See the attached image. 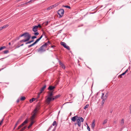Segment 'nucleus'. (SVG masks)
Segmentation results:
<instances>
[{
    "label": "nucleus",
    "instance_id": "64",
    "mask_svg": "<svg viewBox=\"0 0 131 131\" xmlns=\"http://www.w3.org/2000/svg\"><path fill=\"white\" fill-rule=\"evenodd\" d=\"M24 45V44H22L20 45V46H22Z\"/></svg>",
    "mask_w": 131,
    "mask_h": 131
},
{
    "label": "nucleus",
    "instance_id": "5",
    "mask_svg": "<svg viewBox=\"0 0 131 131\" xmlns=\"http://www.w3.org/2000/svg\"><path fill=\"white\" fill-rule=\"evenodd\" d=\"M104 93H102V96L101 97V99L102 100V102L101 103V105L102 106H103V105L104 104V103L105 101V100H106L107 99H105V98H104Z\"/></svg>",
    "mask_w": 131,
    "mask_h": 131
},
{
    "label": "nucleus",
    "instance_id": "24",
    "mask_svg": "<svg viewBox=\"0 0 131 131\" xmlns=\"http://www.w3.org/2000/svg\"><path fill=\"white\" fill-rule=\"evenodd\" d=\"M34 41V40H31L27 42H26L25 43V44L26 45L30 43H31L32 42H33Z\"/></svg>",
    "mask_w": 131,
    "mask_h": 131
},
{
    "label": "nucleus",
    "instance_id": "47",
    "mask_svg": "<svg viewBox=\"0 0 131 131\" xmlns=\"http://www.w3.org/2000/svg\"><path fill=\"white\" fill-rule=\"evenodd\" d=\"M52 127V126H50V127L48 129V130L47 131H48V130H50L51 128Z\"/></svg>",
    "mask_w": 131,
    "mask_h": 131
},
{
    "label": "nucleus",
    "instance_id": "49",
    "mask_svg": "<svg viewBox=\"0 0 131 131\" xmlns=\"http://www.w3.org/2000/svg\"><path fill=\"white\" fill-rule=\"evenodd\" d=\"M55 99H54V97L53 96V97H52V101H53Z\"/></svg>",
    "mask_w": 131,
    "mask_h": 131
},
{
    "label": "nucleus",
    "instance_id": "34",
    "mask_svg": "<svg viewBox=\"0 0 131 131\" xmlns=\"http://www.w3.org/2000/svg\"><path fill=\"white\" fill-rule=\"evenodd\" d=\"M125 74L123 72V73L122 74H121V75H119L118 77L120 78H122V75H125Z\"/></svg>",
    "mask_w": 131,
    "mask_h": 131
},
{
    "label": "nucleus",
    "instance_id": "27",
    "mask_svg": "<svg viewBox=\"0 0 131 131\" xmlns=\"http://www.w3.org/2000/svg\"><path fill=\"white\" fill-rule=\"evenodd\" d=\"M89 106V104H87L85 106L84 108H83L85 110L86 108H88Z\"/></svg>",
    "mask_w": 131,
    "mask_h": 131
},
{
    "label": "nucleus",
    "instance_id": "50",
    "mask_svg": "<svg viewBox=\"0 0 131 131\" xmlns=\"http://www.w3.org/2000/svg\"><path fill=\"white\" fill-rule=\"evenodd\" d=\"M20 47V45H17V46H16V47L15 48H18L19 47Z\"/></svg>",
    "mask_w": 131,
    "mask_h": 131
},
{
    "label": "nucleus",
    "instance_id": "19",
    "mask_svg": "<svg viewBox=\"0 0 131 131\" xmlns=\"http://www.w3.org/2000/svg\"><path fill=\"white\" fill-rule=\"evenodd\" d=\"M61 45H62L64 47L66 45V43L64 42H61Z\"/></svg>",
    "mask_w": 131,
    "mask_h": 131
},
{
    "label": "nucleus",
    "instance_id": "11",
    "mask_svg": "<svg viewBox=\"0 0 131 131\" xmlns=\"http://www.w3.org/2000/svg\"><path fill=\"white\" fill-rule=\"evenodd\" d=\"M30 38L28 37L26 39H23L21 40L20 41V42H24L28 41L30 39Z\"/></svg>",
    "mask_w": 131,
    "mask_h": 131
},
{
    "label": "nucleus",
    "instance_id": "33",
    "mask_svg": "<svg viewBox=\"0 0 131 131\" xmlns=\"http://www.w3.org/2000/svg\"><path fill=\"white\" fill-rule=\"evenodd\" d=\"M63 7H65L68 8L69 9L71 8L70 7V6H67V5L64 6V5H63Z\"/></svg>",
    "mask_w": 131,
    "mask_h": 131
},
{
    "label": "nucleus",
    "instance_id": "9",
    "mask_svg": "<svg viewBox=\"0 0 131 131\" xmlns=\"http://www.w3.org/2000/svg\"><path fill=\"white\" fill-rule=\"evenodd\" d=\"M78 117L77 115L71 118L72 121L73 122H75L76 120L77 121V119H78L77 118Z\"/></svg>",
    "mask_w": 131,
    "mask_h": 131
},
{
    "label": "nucleus",
    "instance_id": "13",
    "mask_svg": "<svg viewBox=\"0 0 131 131\" xmlns=\"http://www.w3.org/2000/svg\"><path fill=\"white\" fill-rule=\"evenodd\" d=\"M59 65L61 66V67L62 68L64 69L65 68V67L64 65L60 61H59Z\"/></svg>",
    "mask_w": 131,
    "mask_h": 131
},
{
    "label": "nucleus",
    "instance_id": "23",
    "mask_svg": "<svg viewBox=\"0 0 131 131\" xmlns=\"http://www.w3.org/2000/svg\"><path fill=\"white\" fill-rule=\"evenodd\" d=\"M36 98H32V99H30V101H29L30 102V103H32V102L33 101H35V99H36Z\"/></svg>",
    "mask_w": 131,
    "mask_h": 131
},
{
    "label": "nucleus",
    "instance_id": "22",
    "mask_svg": "<svg viewBox=\"0 0 131 131\" xmlns=\"http://www.w3.org/2000/svg\"><path fill=\"white\" fill-rule=\"evenodd\" d=\"M22 117L20 118L18 120L17 122L16 123H17L18 124L22 120Z\"/></svg>",
    "mask_w": 131,
    "mask_h": 131
},
{
    "label": "nucleus",
    "instance_id": "51",
    "mask_svg": "<svg viewBox=\"0 0 131 131\" xmlns=\"http://www.w3.org/2000/svg\"><path fill=\"white\" fill-rule=\"evenodd\" d=\"M18 124L17 123H16L14 126V127H15V128H16V127L17 126Z\"/></svg>",
    "mask_w": 131,
    "mask_h": 131
},
{
    "label": "nucleus",
    "instance_id": "35",
    "mask_svg": "<svg viewBox=\"0 0 131 131\" xmlns=\"http://www.w3.org/2000/svg\"><path fill=\"white\" fill-rule=\"evenodd\" d=\"M26 98L25 97H22L20 99V100L21 101H23Z\"/></svg>",
    "mask_w": 131,
    "mask_h": 131
},
{
    "label": "nucleus",
    "instance_id": "62",
    "mask_svg": "<svg viewBox=\"0 0 131 131\" xmlns=\"http://www.w3.org/2000/svg\"><path fill=\"white\" fill-rule=\"evenodd\" d=\"M19 102V100L18 99L17 101V102L18 103Z\"/></svg>",
    "mask_w": 131,
    "mask_h": 131
},
{
    "label": "nucleus",
    "instance_id": "32",
    "mask_svg": "<svg viewBox=\"0 0 131 131\" xmlns=\"http://www.w3.org/2000/svg\"><path fill=\"white\" fill-rule=\"evenodd\" d=\"M124 120L123 118L122 119L121 121V124L122 125H123L124 124Z\"/></svg>",
    "mask_w": 131,
    "mask_h": 131
},
{
    "label": "nucleus",
    "instance_id": "14",
    "mask_svg": "<svg viewBox=\"0 0 131 131\" xmlns=\"http://www.w3.org/2000/svg\"><path fill=\"white\" fill-rule=\"evenodd\" d=\"M52 97H48L47 99V101L48 102H50L52 101Z\"/></svg>",
    "mask_w": 131,
    "mask_h": 131
},
{
    "label": "nucleus",
    "instance_id": "63",
    "mask_svg": "<svg viewBox=\"0 0 131 131\" xmlns=\"http://www.w3.org/2000/svg\"><path fill=\"white\" fill-rule=\"evenodd\" d=\"M8 45H10H10H11V43H10V42H9V43H8Z\"/></svg>",
    "mask_w": 131,
    "mask_h": 131
},
{
    "label": "nucleus",
    "instance_id": "44",
    "mask_svg": "<svg viewBox=\"0 0 131 131\" xmlns=\"http://www.w3.org/2000/svg\"><path fill=\"white\" fill-rule=\"evenodd\" d=\"M38 41H37V40H36L33 43H34V44L35 45V44H36V43H37L38 42Z\"/></svg>",
    "mask_w": 131,
    "mask_h": 131
},
{
    "label": "nucleus",
    "instance_id": "31",
    "mask_svg": "<svg viewBox=\"0 0 131 131\" xmlns=\"http://www.w3.org/2000/svg\"><path fill=\"white\" fill-rule=\"evenodd\" d=\"M6 48V47L5 46H3V47H1L0 48V51L1 50L4 49Z\"/></svg>",
    "mask_w": 131,
    "mask_h": 131
},
{
    "label": "nucleus",
    "instance_id": "43",
    "mask_svg": "<svg viewBox=\"0 0 131 131\" xmlns=\"http://www.w3.org/2000/svg\"><path fill=\"white\" fill-rule=\"evenodd\" d=\"M87 129L89 131H90V128L89 127L88 125L87 128Z\"/></svg>",
    "mask_w": 131,
    "mask_h": 131
},
{
    "label": "nucleus",
    "instance_id": "41",
    "mask_svg": "<svg viewBox=\"0 0 131 131\" xmlns=\"http://www.w3.org/2000/svg\"><path fill=\"white\" fill-rule=\"evenodd\" d=\"M56 121H54L52 124L53 126H54L56 124Z\"/></svg>",
    "mask_w": 131,
    "mask_h": 131
},
{
    "label": "nucleus",
    "instance_id": "17",
    "mask_svg": "<svg viewBox=\"0 0 131 131\" xmlns=\"http://www.w3.org/2000/svg\"><path fill=\"white\" fill-rule=\"evenodd\" d=\"M34 1H35L34 0H30V1L28 2H27L25 3L24 4H28V3H32V2H34Z\"/></svg>",
    "mask_w": 131,
    "mask_h": 131
},
{
    "label": "nucleus",
    "instance_id": "58",
    "mask_svg": "<svg viewBox=\"0 0 131 131\" xmlns=\"http://www.w3.org/2000/svg\"><path fill=\"white\" fill-rule=\"evenodd\" d=\"M95 122V121L94 120H93L92 122V123L94 124Z\"/></svg>",
    "mask_w": 131,
    "mask_h": 131
},
{
    "label": "nucleus",
    "instance_id": "28",
    "mask_svg": "<svg viewBox=\"0 0 131 131\" xmlns=\"http://www.w3.org/2000/svg\"><path fill=\"white\" fill-rule=\"evenodd\" d=\"M9 52V51L8 50H6L5 51H3V52L4 54H6L8 53Z\"/></svg>",
    "mask_w": 131,
    "mask_h": 131
},
{
    "label": "nucleus",
    "instance_id": "7",
    "mask_svg": "<svg viewBox=\"0 0 131 131\" xmlns=\"http://www.w3.org/2000/svg\"><path fill=\"white\" fill-rule=\"evenodd\" d=\"M40 105L38 103L36 106L34 110V112H37V111L38 110L40 107Z\"/></svg>",
    "mask_w": 131,
    "mask_h": 131
},
{
    "label": "nucleus",
    "instance_id": "8",
    "mask_svg": "<svg viewBox=\"0 0 131 131\" xmlns=\"http://www.w3.org/2000/svg\"><path fill=\"white\" fill-rule=\"evenodd\" d=\"M32 30L34 32H36L38 30V28L37 27V26H33Z\"/></svg>",
    "mask_w": 131,
    "mask_h": 131
},
{
    "label": "nucleus",
    "instance_id": "61",
    "mask_svg": "<svg viewBox=\"0 0 131 131\" xmlns=\"http://www.w3.org/2000/svg\"><path fill=\"white\" fill-rule=\"evenodd\" d=\"M21 127L24 126V125L22 124L20 125Z\"/></svg>",
    "mask_w": 131,
    "mask_h": 131
},
{
    "label": "nucleus",
    "instance_id": "15",
    "mask_svg": "<svg viewBox=\"0 0 131 131\" xmlns=\"http://www.w3.org/2000/svg\"><path fill=\"white\" fill-rule=\"evenodd\" d=\"M34 113L31 117V120L33 121L35 118V116L36 115L37 112H34Z\"/></svg>",
    "mask_w": 131,
    "mask_h": 131
},
{
    "label": "nucleus",
    "instance_id": "39",
    "mask_svg": "<svg viewBox=\"0 0 131 131\" xmlns=\"http://www.w3.org/2000/svg\"><path fill=\"white\" fill-rule=\"evenodd\" d=\"M39 34L38 32H35L34 33V35L35 36H37L38 35H39Z\"/></svg>",
    "mask_w": 131,
    "mask_h": 131
},
{
    "label": "nucleus",
    "instance_id": "52",
    "mask_svg": "<svg viewBox=\"0 0 131 131\" xmlns=\"http://www.w3.org/2000/svg\"><path fill=\"white\" fill-rule=\"evenodd\" d=\"M56 47V46L55 45H52V46L51 47L52 48H54V47Z\"/></svg>",
    "mask_w": 131,
    "mask_h": 131
},
{
    "label": "nucleus",
    "instance_id": "4",
    "mask_svg": "<svg viewBox=\"0 0 131 131\" xmlns=\"http://www.w3.org/2000/svg\"><path fill=\"white\" fill-rule=\"evenodd\" d=\"M23 36H24V37L25 38L31 37L30 35L29 34L28 32H25L19 36L20 37H23Z\"/></svg>",
    "mask_w": 131,
    "mask_h": 131
},
{
    "label": "nucleus",
    "instance_id": "6",
    "mask_svg": "<svg viewBox=\"0 0 131 131\" xmlns=\"http://www.w3.org/2000/svg\"><path fill=\"white\" fill-rule=\"evenodd\" d=\"M55 88V86H52L50 85L48 88V90L51 91H53V90Z\"/></svg>",
    "mask_w": 131,
    "mask_h": 131
},
{
    "label": "nucleus",
    "instance_id": "2",
    "mask_svg": "<svg viewBox=\"0 0 131 131\" xmlns=\"http://www.w3.org/2000/svg\"><path fill=\"white\" fill-rule=\"evenodd\" d=\"M77 119V123H76L75 125H76L77 124L78 126L80 127L81 125V122H82L84 121V119L83 118L81 117H79Z\"/></svg>",
    "mask_w": 131,
    "mask_h": 131
},
{
    "label": "nucleus",
    "instance_id": "10",
    "mask_svg": "<svg viewBox=\"0 0 131 131\" xmlns=\"http://www.w3.org/2000/svg\"><path fill=\"white\" fill-rule=\"evenodd\" d=\"M57 5H58L57 4H54V5L49 7L47 8V9L48 10H50L53 8L56 7Z\"/></svg>",
    "mask_w": 131,
    "mask_h": 131
},
{
    "label": "nucleus",
    "instance_id": "20",
    "mask_svg": "<svg viewBox=\"0 0 131 131\" xmlns=\"http://www.w3.org/2000/svg\"><path fill=\"white\" fill-rule=\"evenodd\" d=\"M28 122V120L27 119H26L24 122L22 123V124L24 125Z\"/></svg>",
    "mask_w": 131,
    "mask_h": 131
},
{
    "label": "nucleus",
    "instance_id": "46",
    "mask_svg": "<svg viewBox=\"0 0 131 131\" xmlns=\"http://www.w3.org/2000/svg\"><path fill=\"white\" fill-rule=\"evenodd\" d=\"M4 118L3 119H2L1 120V121L0 122V123L1 124L2 123H3V121L4 120Z\"/></svg>",
    "mask_w": 131,
    "mask_h": 131
},
{
    "label": "nucleus",
    "instance_id": "45",
    "mask_svg": "<svg viewBox=\"0 0 131 131\" xmlns=\"http://www.w3.org/2000/svg\"><path fill=\"white\" fill-rule=\"evenodd\" d=\"M20 37L19 36L18 37H17L16 38V40H18L19 39Z\"/></svg>",
    "mask_w": 131,
    "mask_h": 131
},
{
    "label": "nucleus",
    "instance_id": "3",
    "mask_svg": "<svg viewBox=\"0 0 131 131\" xmlns=\"http://www.w3.org/2000/svg\"><path fill=\"white\" fill-rule=\"evenodd\" d=\"M64 11L63 9H60L58 12V14L59 15V17H61L64 14Z\"/></svg>",
    "mask_w": 131,
    "mask_h": 131
},
{
    "label": "nucleus",
    "instance_id": "56",
    "mask_svg": "<svg viewBox=\"0 0 131 131\" xmlns=\"http://www.w3.org/2000/svg\"><path fill=\"white\" fill-rule=\"evenodd\" d=\"M42 92L41 91H40V92L38 93V95H40Z\"/></svg>",
    "mask_w": 131,
    "mask_h": 131
},
{
    "label": "nucleus",
    "instance_id": "40",
    "mask_svg": "<svg viewBox=\"0 0 131 131\" xmlns=\"http://www.w3.org/2000/svg\"><path fill=\"white\" fill-rule=\"evenodd\" d=\"M37 38V37L36 36H33L31 37V39L32 40H34V39L35 38Z\"/></svg>",
    "mask_w": 131,
    "mask_h": 131
},
{
    "label": "nucleus",
    "instance_id": "21",
    "mask_svg": "<svg viewBox=\"0 0 131 131\" xmlns=\"http://www.w3.org/2000/svg\"><path fill=\"white\" fill-rule=\"evenodd\" d=\"M34 123V122L33 121H32L31 122V123L28 126V129H29L30 128V127L32 126V125Z\"/></svg>",
    "mask_w": 131,
    "mask_h": 131
},
{
    "label": "nucleus",
    "instance_id": "55",
    "mask_svg": "<svg viewBox=\"0 0 131 131\" xmlns=\"http://www.w3.org/2000/svg\"><path fill=\"white\" fill-rule=\"evenodd\" d=\"M41 39L39 38H38V39H37L36 40H37V41L38 42Z\"/></svg>",
    "mask_w": 131,
    "mask_h": 131
},
{
    "label": "nucleus",
    "instance_id": "48",
    "mask_svg": "<svg viewBox=\"0 0 131 131\" xmlns=\"http://www.w3.org/2000/svg\"><path fill=\"white\" fill-rule=\"evenodd\" d=\"M26 126H25L24 127H23L22 128L23 130H24L26 128Z\"/></svg>",
    "mask_w": 131,
    "mask_h": 131
},
{
    "label": "nucleus",
    "instance_id": "26",
    "mask_svg": "<svg viewBox=\"0 0 131 131\" xmlns=\"http://www.w3.org/2000/svg\"><path fill=\"white\" fill-rule=\"evenodd\" d=\"M9 26V25L8 24H7L6 25H4L2 27L3 29L7 27H8Z\"/></svg>",
    "mask_w": 131,
    "mask_h": 131
},
{
    "label": "nucleus",
    "instance_id": "54",
    "mask_svg": "<svg viewBox=\"0 0 131 131\" xmlns=\"http://www.w3.org/2000/svg\"><path fill=\"white\" fill-rule=\"evenodd\" d=\"M39 97H40V95H38L37 96V98H36V99H38Z\"/></svg>",
    "mask_w": 131,
    "mask_h": 131
},
{
    "label": "nucleus",
    "instance_id": "29",
    "mask_svg": "<svg viewBox=\"0 0 131 131\" xmlns=\"http://www.w3.org/2000/svg\"><path fill=\"white\" fill-rule=\"evenodd\" d=\"M64 48H66L68 50H70V48L68 46H67L66 45V46H65L64 47Z\"/></svg>",
    "mask_w": 131,
    "mask_h": 131
},
{
    "label": "nucleus",
    "instance_id": "1",
    "mask_svg": "<svg viewBox=\"0 0 131 131\" xmlns=\"http://www.w3.org/2000/svg\"><path fill=\"white\" fill-rule=\"evenodd\" d=\"M50 44L49 41H48L47 42L45 43L42 46L38 49L37 51L39 52H42L46 51V49L48 45Z\"/></svg>",
    "mask_w": 131,
    "mask_h": 131
},
{
    "label": "nucleus",
    "instance_id": "16",
    "mask_svg": "<svg viewBox=\"0 0 131 131\" xmlns=\"http://www.w3.org/2000/svg\"><path fill=\"white\" fill-rule=\"evenodd\" d=\"M46 85H45L44 86L42 87L40 89V91H41V92H42L46 88Z\"/></svg>",
    "mask_w": 131,
    "mask_h": 131
},
{
    "label": "nucleus",
    "instance_id": "36",
    "mask_svg": "<svg viewBox=\"0 0 131 131\" xmlns=\"http://www.w3.org/2000/svg\"><path fill=\"white\" fill-rule=\"evenodd\" d=\"M34 45H35L34 44V43H32V44H31L30 45H28V48H30L31 47L34 46Z\"/></svg>",
    "mask_w": 131,
    "mask_h": 131
},
{
    "label": "nucleus",
    "instance_id": "30",
    "mask_svg": "<svg viewBox=\"0 0 131 131\" xmlns=\"http://www.w3.org/2000/svg\"><path fill=\"white\" fill-rule=\"evenodd\" d=\"M107 119H105L103 123V125H104L107 122Z\"/></svg>",
    "mask_w": 131,
    "mask_h": 131
},
{
    "label": "nucleus",
    "instance_id": "25",
    "mask_svg": "<svg viewBox=\"0 0 131 131\" xmlns=\"http://www.w3.org/2000/svg\"><path fill=\"white\" fill-rule=\"evenodd\" d=\"M54 96V99H56L59 98L60 96V95L59 94Z\"/></svg>",
    "mask_w": 131,
    "mask_h": 131
},
{
    "label": "nucleus",
    "instance_id": "59",
    "mask_svg": "<svg viewBox=\"0 0 131 131\" xmlns=\"http://www.w3.org/2000/svg\"><path fill=\"white\" fill-rule=\"evenodd\" d=\"M3 29L2 28V27H0V31Z\"/></svg>",
    "mask_w": 131,
    "mask_h": 131
},
{
    "label": "nucleus",
    "instance_id": "53",
    "mask_svg": "<svg viewBox=\"0 0 131 131\" xmlns=\"http://www.w3.org/2000/svg\"><path fill=\"white\" fill-rule=\"evenodd\" d=\"M128 71V69H127L126 71L124 72V73L125 74V73Z\"/></svg>",
    "mask_w": 131,
    "mask_h": 131
},
{
    "label": "nucleus",
    "instance_id": "12",
    "mask_svg": "<svg viewBox=\"0 0 131 131\" xmlns=\"http://www.w3.org/2000/svg\"><path fill=\"white\" fill-rule=\"evenodd\" d=\"M53 95V91H50L49 92H48V95L47 96L49 97H51Z\"/></svg>",
    "mask_w": 131,
    "mask_h": 131
},
{
    "label": "nucleus",
    "instance_id": "42",
    "mask_svg": "<svg viewBox=\"0 0 131 131\" xmlns=\"http://www.w3.org/2000/svg\"><path fill=\"white\" fill-rule=\"evenodd\" d=\"M42 36H45V37L46 38L47 37L45 35V33L44 32H43V34H42Z\"/></svg>",
    "mask_w": 131,
    "mask_h": 131
},
{
    "label": "nucleus",
    "instance_id": "37",
    "mask_svg": "<svg viewBox=\"0 0 131 131\" xmlns=\"http://www.w3.org/2000/svg\"><path fill=\"white\" fill-rule=\"evenodd\" d=\"M37 27L38 28H41V26L40 24H38V25H36Z\"/></svg>",
    "mask_w": 131,
    "mask_h": 131
},
{
    "label": "nucleus",
    "instance_id": "38",
    "mask_svg": "<svg viewBox=\"0 0 131 131\" xmlns=\"http://www.w3.org/2000/svg\"><path fill=\"white\" fill-rule=\"evenodd\" d=\"M95 124H92L91 127L92 129H93L95 126Z\"/></svg>",
    "mask_w": 131,
    "mask_h": 131
},
{
    "label": "nucleus",
    "instance_id": "18",
    "mask_svg": "<svg viewBox=\"0 0 131 131\" xmlns=\"http://www.w3.org/2000/svg\"><path fill=\"white\" fill-rule=\"evenodd\" d=\"M108 96V93L107 92L105 95L103 97L105 98V99H107V97Z\"/></svg>",
    "mask_w": 131,
    "mask_h": 131
},
{
    "label": "nucleus",
    "instance_id": "57",
    "mask_svg": "<svg viewBox=\"0 0 131 131\" xmlns=\"http://www.w3.org/2000/svg\"><path fill=\"white\" fill-rule=\"evenodd\" d=\"M21 127H20V126H19L18 127V128L17 129V130H18Z\"/></svg>",
    "mask_w": 131,
    "mask_h": 131
},
{
    "label": "nucleus",
    "instance_id": "60",
    "mask_svg": "<svg viewBox=\"0 0 131 131\" xmlns=\"http://www.w3.org/2000/svg\"><path fill=\"white\" fill-rule=\"evenodd\" d=\"M42 35H41L39 38H40V39H41L42 38Z\"/></svg>",
    "mask_w": 131,
    "mask_h": 131
}]
</instances>
